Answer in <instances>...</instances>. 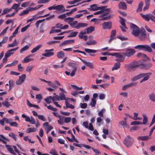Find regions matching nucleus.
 I'll return each mask as SVG.
<instances>
[{"label":"nucleus","instance_id":"f257e3e1","mask_svg":"<svg viewBox=\"0 0 155 155\" xmlns=\"http://www.w3.org/2000/svg\"><path fill=\"white\" fill-rule=\"evenodd\" d=\"M130 28L132 34L135 37H138L141 40H143L146 37V31L143 28H139L135 25L131 23Z\"/></svg>","mask_w":155,"mask_h":155},{"label":"nucleus","instance_id":"f03ea898","mask_svg":"<svg viewBox=\"0 0 155 155\" xmlns=\"http://www.w3.org/2000/svg\"><path fill=\"white\" fill-rule=\"evenodd\" d=\"M107 6L97 7L96 4H93L90 6V7L88 8L89 11H96L99 10H104L107 11L105 14V15H107L108 13L111 12V10L110 8H107Z\"/></svg>","mask_w":155,"mask_h":155},{"label":"nucleus","instance_id":"7ed1b4c3","mask_svg":"<svg viewBox=\"0 0 155 155\" xmlns=\"http://www.w3.org/2000/svg\"><path fill=\"white\" fill-rule=\"evenodd\" d=\"M134 48L139 50L146 51L148 52L152 51L151 47L148 45H138L134 47Z\"/></svg>","mask_w":155,"mask_h":155},{"label":"nucleus","instance_id":"20e7f679","mask_svg":"<svg viewBox=\"0 0 155 155\" xmlns=\"http://www.w3.org/2000/svg\"><path fill=\"white\" fill-rule=\"evenodd\" d=\"M111 55L115 56L119 62H123L124 61L125 57L124 53H113L110 54Z\"/></svg>","mask_w":155,"mask_h":155},{"label":"nucleus","instance_id":"39448f33","mask_svg":"<svg viewBox=\"0 0 155 155\" xmlns=\"http://www.w3.org/2000/svg\"><path fill=\"white\" fill-rule=\"evenodd\" d=\"M87 25L86 23H78V21H75L72 22V24H71V27L75 28L77 29H79L81 27H86Z\"/></svg>","mask_w":155,"mask_h":155},{"label":"nucleus","instance_id":"423d86ee","mask_svg":"<svg viewBox=\"0 0 155 155\" xmlns=\"http://www.w3.org/2000/svg\"><path fill=\"white\" fill-rule=\"evenodd\" d=\"M151 74V73L150 72L139 74L140 78H143L140 81V83H142L147 80L150 78Z\"/></svg>","mask_w":155,"mask_h":155},{"label":"nucleus","instance_id":"0eeeda50","mask_svg":"<svg viewBox=\"0 0 155 155\" xmlns=\"http://www.w3.org/2000/svg\"><path fill=\"white\" fill-rule=\"evenodd\" d=\"M134 142L133 139L129 136H127L125 139L124 143L127 147H129Z\"/></svg>","mask_w":155,"mask_h":155},{"label":"nucleus","instance_id":"6e6552de","mask_svg":"<svg viewBox=\"0 0 155 155\" xmlns=\"http://www.w3.org/2000/svg\"><path fill=\"white\" fill-rule=\"evenodd\" d=\"M112 23L111 21L104 22L102 25V28L104 29H109L112 27Z\"/></svg>","mask_w":155,"mask_h":155},{"label":"nucleus","instance_id":"1a4fd4ad","mask_svg":"<svg viewBox=\"0 0 155 155\" xmlns=\"http://www.w3.org/2000/svg\"><path fill=\"white\" fill-rule=\"evenodd\" d=\"M86 34H87L86 30L85 29L83 31H81L79 33L78 37L80 38L83 39L85 41H86L87 39L88 36L87 35H84Z\"/></svg>","mask_w":155,"mask_h":155},{"label":"nucleus","instance_id":"9d476101","mask_svg":"<svg viewBox=\"0 0 155 155\" xmlns=\"http://www.w3.org/2000/svg\"><path fill=\"white\" fill-rule=\"evenodd\" d=\"M68 65L73 68L71 74H70V75L71 77H73L75 75V72L77 69V67L75 64L72 63H69L68 64Z\"/></svg>","mask_w":155,"mask_h":155},{"label":"nucleus","instance_id":"9b49d317","mask_svg":"<svg viewBox=\"0 0 155 155\" xmlns=\"http://www.w3.org/2000/svg\"><path fill=\"white\" fill-rule=\"evenodd\" d=\"M135 53V51L133 49H128L124 53L125 57H130L133 55Z\"/></svg>","mask_w":155,"mask_h":155},{"label":"nucleus","instance_id":"f8f14e48","mask_svg":"<svg viewBox=\"0 0 155 155\" xmlns=\"http://www.w3.org/2000/svg\"><path fill=\"white\" fill-rule=\"evenodd\" d=\"M26 75L25 74H23L21 76H19V79L16 82V84L18 85L21 84L24 81Z\"/></svg>","mask_w":155,"mask_h":155},{"label":"nucleus","instance_id":"ddd939ff","mask_svg":"<svg viewBox=\"0 0 155 155\" xmlns=\"http://www.w3.org/2000/svg\"><path fill=\"white\" fill-rule=\"evenodd\" d=\"M83 125L86 128L88 129L91 131H93L94 129L93 125L91 123H90L88 126V123L87 121H84L83 123Z\"/></svg>","mask_w":155,"mask_h":155},{"label":"nucleus","instance_id":"4468645a","mask_svg":"<svg viewBox=\"0 0 155 155\" xmlns=\"http://www.w3.org/2000/svg\"><path fill=\"white\" fill-rule=\"evenodd\" d=\"M82 0H73L72 1H68L67 3L69 5H73V7L76 6L81 4L79 2Z\"/></svg>","mask_w":155,"mask_h":155},{"label":"nucleus","instance_id":"2eb2a0df","mask_svg":"<svg viewBox=\"0 0 155 155\" xmlns=\"http://www.w3.org/2000/svg\"><path fill=\"white\" fill-rule=\"evenodd\" d=\"M140 64L136 61H134L130 63L129 65L130 69H134L135 68L140 66Z\"/></svg>","mask_w":155,"mask_h":155},{"label":"nucleus","instance_id":"dca6fc26","mask_svg":"<svg viewBox=\"0 0 155 155\" xmlns=\"http://www.w3.org/2000/svg\"><path fill=\"white\" fill-rule=\"evenodd\" d=\"M56 10L59 11H61L62 12L68 11L69 10V9H65L64 5H56Z\"/></svg>","mask_w":155,"mask_h":155},{"label":"nucleus","instance_id":"f3484780","mask_svg":"<svg viewBox=\"0 0 155 155\" xmlns=\"http://www.w3.org/2000/svg\"><path fill=\"white\" fill-rule=\"evenodd\" d=\"M152 66V64L150 63L140 64V68L144 69H148Z\"/></svg>","mask_w":155,"mask_h":155},{"label":"nucleus","instance_id":"a211bd4d","mask_svg":"<svg viewBox=\"0 0 155 155\" xmlns=\"http://www.w3.org/2000/svg\"><path fill=\"white\" fill-rule=\"evenodd\" d=\"M46 50H45V53L42 54V55L46 57H49L52 56L54 55V52L49 51H47Z\"/></svg>","mask_w":155,"mask_h":155},{"label":"nucleus","instance_id":"6ab92c4d","mask_svg":"<svg viewBox=\"0 0 155 155\" xmlns=\"http://www.w3.org/2000/svg\"><path fill=\"white\" fill-rule=\"evenodd\" d=\"M43 126L45 130H51L53 128L51 126L49 125L48 122H46L44 123Z\"/></svg>","mask_w":155,"mask_h":155},{"label":"nucleus","instance_id":"aec40b11","mask_svg":"<svg viewBox=\"0 0 155 155\" xmlns=\"http://www.w3.org/2000/svg\"><path fill=\"white\" fill-rule=\"evenodd\" d=\"M74 43V40L73 39L68 40H65L62 43V45H66L69 44H71Z\"/></svg>","mask_w":155,"mask_h":155},{"label":"nucleus","instance_id":"412c9836","mask_svg":"<svg viewBox=\"0 0 155 155\" xmlns=\"http://www.w3.org/2000/svg\"><path fill=\"white\" fill-rule=\"evenodd\" d=\"M150 136H139L138 137V140L143 141L147 140L150 138Z\"/></svg>","mask_w":155,"mask_h":155},{"label":"nucleus","instance_id":"4be33fe9","mask_svg":"<svg viewBox=\"0 0 155 155\" xmlns=\"http://www.w3.org/2000/svg\"><path fill=\"white\" fill-rule=\"evenodd\" d=\"M140 15L141 16L144 18L146 21H148L150 20L151 14H148L146 15H144L141 13Z\"/></svg>","mask_w":155,"mask_h":155},{"label":"nucleus","instance_id":"5701e85b","mask_svg":"<svg viewBox=\"0 0 155 155\" xmlns=\"http://www.w3.org/2000/svg\"><path fill=\"white\" fill-rule=\"evenodd\" d=\"M58 117L59 119V120H58V123L60 125L62 124L64 122V121L65 117L58 115Z\"/></svg>","mask_w":155,"mask_h":155},{"label":"nucleus","instance_id":"b1692460","mask_svg":"<svg viewBox=\"0 0 155 155\" xmlns=\"http://www.w3.org/2000/svg\"><path fill=\"white\" fill-rule=\"evenodd\" d=\"M149 99L152 102H155V94L152 92L149 94L148 95Z\"/></svg>","mask_w":155,"mask_h":155},{"label":"nucleus","instance_id":"393cba45","mask_svg":"<svg viewBox=\"0 0 155 155\" xmlns=\"http://www.w3.org/2000/svg\"><path fill=\"white\" fill-rule=\"evenodd\" d=\"M118 7L119 8L126 9L127 8L126 4L124 2H120L118 4Z\"/></svg>","mask_w":155,"mask_h":155},{"label":"nucleus","instance_id":"a878e982","mask_svg":"<svg viewBox=\"0 0 155 155\" xmlns=\"http://www.w3.org/2000/svg\"><path fill=\"white\" fill-rule=\"evenodd\" d=\"M5 146L8 150L11 153L14 155H15V153L13 150V149L11 146L9 145L6 144Z\"/></svg>","mask_w":155,"mask_h":155},{"label":"nucleus","instance_id":"bb28decb","mask_svg":"<svg viewBox=\"0 0 155 155\" xmlns=\"http://www.w3.org/2000/svg\"><path fill=\"white\" fill-rule=\"evenodd\" d=\"M31 55H28L24 58L22 62L24 63H28L31 61H33L34 59L33 58H30V57Z\"/></svg>","mask_w":155,"mask_h":155},{"label":"nucleus","instance_id":"cd10ccee","mask_svg":"<svg viewBox=\"0 0 155 155\" xmlns=\"http://www.w3.org/2000/svg\"><path fill=\"white\" fill-rule=\"evenodd\" d=\"M74 20V18L68 17L67 18H65L64 21L65 22H67L71 25V24H72V22Z\"/></svg>","mask_w":155,"mask_h":155},{"label":"nucleus","instance_id":"c85d7f7f","mask_svg":"<svg viewBox=\"0 0 155 155\" xmlns=\"http://www.w3.org/2000/svg\"><path fill=\"white\" fill-rule=\"evenodd\" d=\"M143 117V122L142 124H146L148 122V117L146 115L144 114H142Z\"/></svg>","mask_w":155,"mask_h":155},{"label":"nucleus","instance_id":"c756f323","mask_svg":"<svg viewBox=\"0 0 155 155\" xmlns=\"http://www.w3.org/2000/svg\"><path fill=\"white\" fill-rule=\"evenodd\" d=\"M19 6V4H14L13 5L11 8L15 9V11L14 12H15L16 13L18 12V8Z\"/></svg>","mask_w":155,"mask_h":155},{"label":"nucleus","instance_id":"7c9ffc66","mask_svg":"<svg viewBox=\"0 0 155 155\" xmlns=\"http://www.w3.org/2000/svg\"><path fill=\"white\" fill-rule=\"evenodd\" d=\"M120 64L119 62L115 63L113 67L112 68V71L115 70H118L120 68Z\"/></svg>","mask_w":155,"mask_h":155},{"label":"nucleus","instance_id":"2f4dec72","mask_svg":"<svg viewBox=\"0 0 155 155\" xmlns=\"http://www.w3.org/2000/svg\"><path fill=\"white\" fill-rule=\"evenodd\" d=\"M59 97L60 98V100H67L68 99V98L65 97L64 94L62 92H61L59 93Z\"/></svg>","mask_w":155,"mask_h":155},{"label":"nucleus","instance_id":"473e14b6","mask_svg":"<svg viewBox=\"0 0 155 155\" xmlns=\"http://www.w3.org/2000/svg\"><path fill=\"white\" fill-rule=\"evenodd\" d=\"M94 30L95 28L93 26H91L86 29V33L87 34H90L92 32L94 31Z\"/></svg>","mask_w":155,"mask_h":155},{"label":"nucleus","instance_id":"72a5a7b5","mask_svg":"<svg viewBox=\"0 0 155 155\" xmlns=\"http://www.w3.org/2000/svg\"><path fill=\"white\" fill-rule=\"evenodd\" d=\"M64 56V54L62 51H60L57 53V56L59 59L62 58Z\"/></svg>","mask_w":155,"mask_h":155},{"label":"nucleus","instance_id":"f704fd0d","mask_svg":"<svg viewBox=\"0 0 155 155\" xmlns=\"http://www.w3.org/2000/svg\"><path fill=\"white\" fill-rule=\"evenodd\" d=\"M42 47L41 45H38L37 47L34 48L31 51V53H34L39 49Z\"/></svg>","mask_w":155,"mask_h":155},{"label":"nucleus","instance_id":"c9c22d12","mask_svg":"<svg viewBox=\"0 0 155 155\" xmlns=\"http://www.w3.org/2000/svg\"><path fill=\"white\" fill-rule=\"evenodd\" d=\"M18 44V43L17 42L16 39H15L14 42L12 44H9L8 45V47H14L16 46Z\"/></svg>","mask_w":155,"mask_h":155},{"label":"nucleus","instance_id":"e433bc0d","mask_svg":"<svg viewBox=\"0 0 155 155\" xmlns=\"http://www.w3.org/2000/svg\"><path fill=\"white\" fill-rule=\"evenodd\" d=\"M30 46V45H26L24 47L22 48L20 50V53H22L23 52L25 51H27V50H28L29 49Z\"/></svg>","mask_w":155,"mask_h":155},{"label":"nucleus","instance_id":"4c0bfd02","mask_svg":"<svg viewBox=\"0 0 155 155\" xmlns=\"http://www.w3.org/2000/svg\"><path fill=\"white\" fill-rule=\"evenodd\" d=\"M12 10V8H10L9 9L8 8H5L3 9V12L1 15H3L4 14H6L11 11Z\"/></svg>","mask_w":155,"mask_h":155},{"label":"nucleus","instance_id":"58836bf2","mask_svg":"<svg viewBox=\"0 0 155 155\" xmlns=\"http://www.w3.org/2000/svg\"><path fill=\"white\" fill-rule=\"evenodd\" d=\"M50 97H51V100H52L53 102L55 101H60V98H59V96L58 95H56L54 97L50 96Z\"/></svg>","mask_w":155,"mask_h":155},{"label":"nucleus","instance_id":"ea45409f","mask_svg":"<svg viewBox=\"0 0 155 155\" xmlns=\"http://www.w3.org/2000/svg\"><path fill=\"white\" fill-rule=\"evenodd\" d=\"M14 54V52H12L10 50H9L7 51L5 54V56L8 58Z\"/></svg>","mask_w":155,"mask_h":155},{"label":"nucleus","instance_id":"a19ab883","mask_svg":"<svg viewBox=\"0 0 155 155\" xmlns=\"http://www.w3.org/2000/svg\"><path fill=\"white\" fill-rule=\"evenodd\" d=\"M77 9L76 8H75L71 9L70 12H67L65 14L66 16V17L67 16H69L71 15L73 12L76 11Z\"/></svg>","mask_w":155,"mask_h":155},{"label":"nucleus","instance_id":"79ce46f5","mask_svg":"<svg viewBox=\"0 0 155 155\" xmlns=\"http://www.w3.org/2000/svg\"><path fill=\"white\" fill-rule=\"evenodd\" d=\"M78 33L77 31L72 32L69 34L68 37L69 38L75 37L77 35Z\"/></svg>","mask_w":155,"mask_h":155},{"label":"nucleus","instance_id":"37998d69","mask_svg":"<svg viewBox=\"0 0 155 155\" xmlns=\"http://www.w3.org/2000/svg\"><path fill=\"white\" fill-rule=\"evenodd\" d=\"M36 130L35 128H29L26 130V132L27 133H28L32 132H34L36 131Z\"/></svg>","mask_w":155,"mask_h":155},{"label":"nucleus","instance_id":"c03bdc74","mask_svg":"<svg viewBox=\"0 0 155 155\" xmlns=\"http://www.w3.org/2000/svg\"><path fill=\"white\" fill-rule=\"evenodd\" d=\"M29 10L31 11H33L32 10H31V8L28 9H26V10H24L19 15L20 16H22L27 14L29 12Z\"/></svg>","mask_w":155,"mask_h":155},{"label":"nucleus","instance_id":"a18cd8bd","mask_svg":"<svg viewBox=\"0 0 155 155\" xmlns=\"http://www.w3.org/2000/svg\"><path fill=\"white\" fill-rule=\"evenodd\" d=\"M66 107L70 108L71 109H74V106L70 104L68 101H66L65 102Z\"/></svg>","mask_w":155,"mask_h":155},{"label":"nucleus","instance_id":"49530a36","mask_svg":"<svg viewBox=\"0 0 155 155\" xmlns=\"http://www.w3.org/2000/svg\"><path fill=\"white\" fill-rule=\"evenodd\" d=\"M113 16V15H108L107 16H106L105 17H103L101 19V20L104 21V20H109Z\"/></svg>","mask_w":155,"mask_h":155},{"label":"nucleus","instance_id":"de8ad7c7","mask_svg":"<svg viewBox=\"0 0 155 155\" xmlns=\"http://www.w3.org/2000/svg\"><path fill=\"white\" fill-rule=\"evenodd\" d=\"M143 3L142 2H140L138 6V8L137 9V12H140L141 11L142 9V7L143 5Z\"/></svg>","mask_w":155,"mask_h":155},{"label":"nucleus","instance_id":"09e8293b","mask_svg":"<svg viewBox=\"0 0 155 155\" xmlns=\"http://www.w3.org/2000/svg\"><path fill=\"white\" fill-rule=\"evenodd\" d=\"M84 51L88 53H95L97 52V51L95 50L87 48L85 49Z\"/></svg>","mask_w":155,"mask_h":155},{"label":"nucleus","instance_id":"8fccbe9b","mask_svg":"<svg viewBox=\"0 0 155 155\" xmlns=\"http://www.w3.org/2000/svg\"><path fill=\"white\" fill-rule=\"evenodd\" d=\"M8 135L9 136L13 138L15 141H16L17 139V136L14 133H12L9 134Z\"/></svg>","mask_w":155,"mask_h":155},{"label":"nucleus","instance_id":"3c124183","mask_svg":"<svg viewBox=\"0 0 155 155\" xmlns=\"http://www.w3.org/2000/svg\"><path fill=\"white\" fill-rule=\"evenodd\" d=\"M21 117H22L25 118V121L27 122H29V121H30V120L31 119V117H29L24 114H23L22 115Z\"/></svg>","mask_w":155,"mask_h":155},{"label":"nucleus","instance_id":"603ef678","mask_svg":"<svg viewBox=\"0 0 155 155\" xmlns=\"http://www.w3.org/2000/svg\"><path fill=\"white\" fill-rule=\"evenodd\" d=\"M2 104L3 106L6 107H8L11 105L10 103L7 101H3L2 102Z\"/></svg>","mask_w":155,"mask_h":155},{"label":"nucleus","instance_id":"864d4df0","mask_svg":"<svg viewBox=\"0 0 155 155\" xmlns=\"http://www.w3.org/2000/svg\"><path fill=\"white\" fill-rule=\"evenodd\" d=\"M140 79V74H139L138 75L132 78L131 80V81H134Z\"/></svg>","mask_w":155,"mask_h":155},{"label":"nucleus","instance_id":"5fc2aeb1","mask_svg":"<svg viewBox=\"0 0 155 155\" xmlns=\"http://www.w3.org/2000/svg\"><path fill=\"white\" fill-rule=\"evenodd\" d=\"M105 111V109H102L99 112L98 114V116L100 117H103V114Z\"/></svg>","mask_w":155,"mask_h":155},{"label":"nucleus","instance_id":"6e6d98bb","mask_svg":"<svg viewBox=\"0 0 155 155\" xmlns=\"http://www.w3.org/2000/svg\"><path fill=\"white\" fill-rule=\"evenodd\" d=\"M9 90H10L11 88L14 85V82L13 80H11L9 81Z\"/></svg>","mask_w":155,"mask_h":155},{"label":"nucleus","instance_id":"4d7b16f0","mask_svg":"<svg viewBox=\"0 0 155 155\" xmlns=\"http://www.w3.org/2000/svg\"><path fill=\"white\" fill-rule=\"evenodd\" d=\"M142 122L139 121H133L131 123V125H138L142 124Z\"/></svg>","mask_w":155,"mask_h":155},{"label":"nucleus","instance_id":"13d9d810","mask_svg":"<svg viewBox=\"0 0 155 155\" xmlns=\"http://www.w3.org/2000/svg\"><path fill=\"white\" fill-rule=\"evenodd\" d=\"M80 107L82 108L85 109L87 107V104L86 103H84L83 104L81 103L79 105Z\"/></svg>","mask_w":155,"mask_h":155},{"label":"nucleus","instance_id":"bf43d9fd","mask_svg":"<svg viewBox=\"0 0 155 155\" xmlns=\"http://www.w3.org/2000/svg\"><path fill=\"white\" fill-rule=\"evenodd\" d=\"M9 27H6L0 34V36H3L6 33L7 30L8 29Z\"/></svg>","mask_w":155,"mask_h":155},{"label":"nucleus","instance_id":"052dcab7","mask_svg":"<svg viewBox=\"0 0 155 155\" xmlns=\"http://www.w3.org/2000/svg\"><path fill=\"white\" fill-rule=\"evenodd\" d=\"M86 43L88 45H95L97 43V42L95 40H94L89 42H87Z\"/></svg>","mask_w":155,"mask_h":155},{"label":"nucleus","instance_id":"680f3d73","mask_svg":"<svg viewBox=\"0 0 155 155\" xmlns=\"http://www.w3.org/2000/svg\"><path fill=\"white\" fill-rule=\"evenodd\" d=\"M120 24L123 26L125 27V24L124 19L120 17Z\"/></svg>","mask_w":155,"mask_h":155},{"label":"nucleus","instance_id":"e2e57ef3","mask_svg":"<svg viewBox=\"0 0 155 155\" xmlns=\"http://www.w3.org/2000/svg\"><path fill=\"white\" fill-rule=\"evenodd\" d=\"M96 103V100L94 98L91 99V105L92 107H94Z\"/></svg>","mask_w":155,"mask_h":155},{"label":"nucleus","instance_id":"0e129e2a","mask_svg":"<svg viewBox=\"0 0 155 155\" xmlns=\"http://www.w3.org/2000/svg\"><path fill=\"white\" fill-rule=\"evenodd\" d=\"M24 139L25 141H28L30 143H33L34 142V141H31V140L30 139L28 138V136L24 137Z\"/></svg>","mask_w":155,"mask_h":155},{"label":"nucleus","instance_id":"69168bd1","mask_svg":"<svg viewBox=\"0 0 155 155\" xmlns=\"http://www.w3.org/2000/svg\"><path fill=\"white\" fill-rule=\"evenodd\" d=\"M38 118L39 119H40L43 121H45L46 120V119H45V117L43 115H38Z\"/></svg>","mask_w":155,"mask_h":155},{"label":"nucleus","instance_id":"338daca9","mask_svg":"<svg viewBox=\"0 0 155 155\" xmlns=\"http://www.w3.org/2000/svg\"><path fill=\"white\" fill-rule=\"evenodd\" d=\"M45 101L47 103L49 104L51 102V97H50V96L48 97H47L45 99Z\"/></svg>","mask_w":155,"mask_h":155},{"label":"nucleus","instance_id":"774afa93","mask_svg":"<svg viewBox=\"0 0 155 155\" xmlns=\"http://www.w3.org/2000/svg\"><path fill=\"white\" fill-rule=\"evenodd\" d=\"M71 120V118L70 117H64V122L65 123H68L70 122Z\"/></svg>","mask_w":155,"mask_h":155}]
</instances>
